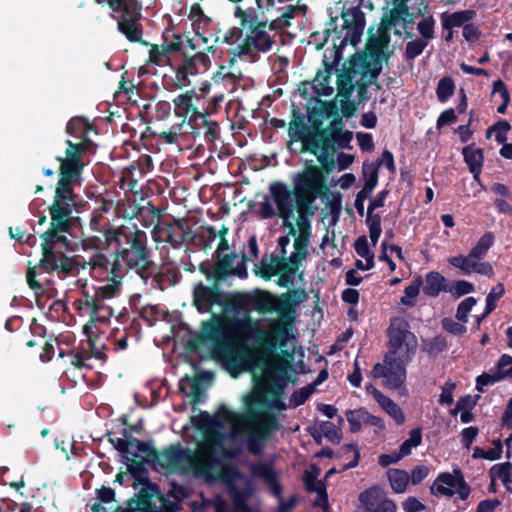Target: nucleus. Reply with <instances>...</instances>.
I'll return each mask as SVG.
<instances>
[{"instance_id": "nucleus-1", "label": "nucleus", "mask_w": 512, "mask_h": 512, "mask_svg": "<svg viewBox=\"0 0 512 512\" xmlns=\"http://www.w3.org/2000/svg\"><path fill=\"white\" fill-rule=\"evenodd\" d=\"M79 139L78 143L66 139L65 156L56 157L59 162L58 182L53 202L48 208L50 225L40 235L42 258L37 266L29 267L26 273L27 284L36 295L43 293V287L37 280L38 269L47 273L56 272L59 277L77 271L76 260L66 255V252L74 250L68 235H72L74 222L79 219L72 216L73 208L78 205L74 187L81 185V175L86 165L83 156L94 146L88 134Z\"/></svg>"}, {"instance_id": "nucleus-2", "label": "nucleus", "mask_w": 512, "mask_h": 512, "mask_svg": "<svg viewBox=\"0 0 512 512\" xmlns=\"http://www.w3.org/2000/svg\"><path fill=\"white\" fill-rule=\"evenodd\" d=\"M254 299L259 302L258 306H254V311L278 314V319L269 324L268 331L259 329L251 315L223 319L214 314L212 320L203 323L198 342H209L215 353L228 355L232 353L237 338L254 337L267 354L276 353L280 349L284 357L292 358L293 354L284 348L294 338L292 324L295 307L308 299L306 290H289L277 298L269 291L255 289Z\"/></svg>"}, {"instance_id": "nucleus-3", "label": "nucleus", "mask_w": 512, "mask_h": 512, "mask_svg": "<svg viewBox=\"0 0 512 512\" xmlns=\"http://www.w3.org/2000/svg\"><path fill=\"white\" fill-rule=\"evenodd\" d=\"M319 165L307 162L301 171L292 177L293 188L282 181H273L269 185V194L276 209L266 199L260 203L259 216L271 219L278 216L283 226H290V234L295 236L296 230L290 219L296 210L300 217L308 214L317 198L325 197L329 192L328 175L335 169L332 162H325L317 157Z\"/></svg>"}, {"instance_id": "nucleus-4", "label": "nucleus", "mask_w": 512, "mask_h": 512, "mask_svg": "<svg viewBox=\"0 0 512 512\" xmlns=\"http://www.w3.org/2000/svg\"><path fill=\"white\" fill-rule=\"evenodd\" d=\"M103 235L107 245L115 244L114 264L118 263L126 268V273L129 270L134 271L144 283L152 278L155 284L160 285L162 276L153 271L154 262L145 231L136 225L116 228L108 226L103 230Z\"/></svg>"}, {"instance_id": "nucleus-5", "label": "nucleus", "mask_w": 512, "mask_h": 512, "mask_svg": "<svg viewBox=\"0 0 512 512\" xmlns=\"http://www.w3.org/2000/svg\"><path fill=\"white\" fill-rule=\"evenodd\" d=\"M293 117L294 119L289 124L288 134L292 142L300 141L302 143V153H309L320 157L325 162H332L335 168L334 154L337 149L352 148L350 145L353 139L352 131H318L316 121H312V124L308 126L304 117L297 115L295 110H293Z\"/></svg>"}, {"instance_id": "nucleus-6", "label": "nucleus", "mask_w": 512, "mask_h": 512, "mask_svg": "<svg viewBox=\"0 0 512 512\" xmlns=\"http://www.w3.org/2000/svg\"><path fill=\"white\" fill-rule=\"evenodd\" d=\"M207 281L211 284L206 285L202 281H198L192 291V304L201 314L211 313L213 307L218 306L225 313L235 315L243 313L242 317H246L254 311V306L259 305V302L254 299V290L228 293L222 289L221 282Z\"/></svg>"}, {"instance_id": "nucleus-7", "label": "nucleus", "mask_w": 512, "mask_h": 512, "mask_svg": "<svg viewBox=\"0 0 512 512\" xmlns=\"http://www.w3.org/2000/svg\"><path fill=\"white\" fill-rule=\"evenodd\" d=\"M222 440L223 437L219 432L206 433L203 441L194 451L189 449L187 473L208 482L235 477L238 470L231 466H224L217 456Z\"/></svg>"}, {"instance_id": "nucleus-8", "label": "nucleus", "mask_w": 512, "mask_h": 512, "mask_svg": "<svg viewBox=\"0 0 512 512\" xmlns=\"http://www.w3.org/2000/svg\"><path fill=\"white\" fill-rule=\"evenodd\" d=\"M346 28H348L347 34L344 36V40L340 43L334 41L333 44V61H327V56H324V71H318L315 79L313 80L312 89L317 96H330L333 93V88L329 85L330 78L333 70L339 64L342 59V49L350 44L356 46L363 35V31L366 25L365 14L363 11L355 10L352 13L344 14Z\"/></svg>"}, {"instance_id": "nucleus-9", "label": "nucleus", "mask_w": 512, "mask_h": 512, "mask_svg": "<svg viewBox=\"0 0 512 512\" xmlns=\"http://www.w3.org/2000/svg\"><path fill=\"white\" fill-rule=\"evenodd\" d=\"M234 15L243 28H250V33L243 42L234 48L235 56H251L255 51L265 53L272 49L275 40L267 32V20L258 21L253 10H244L241 7H236Z\"/></svg>"}, {"instance_id": "nucleus-10", "label": "nucleus", "mask_w": 512, "mask_h": 512, "mask_svg": "<svg viewBox=\"0 0 512 512\" xmlns=\"http://www.w3.org/2000/svg\"><path fill=\"white\" fill-rule=\"evenodd\" d=\"M246 254L239 256L235 252L228 254L213 253L212 258L201 262L198 270L206 280H216L224 283L229 277L245 279L248 277Z\"/></svg>"}, {"instance_id": "nucleus-11", "label": "nucleus", "mask_w": 512, "mask_h": 512, "mask_svg": "<svg viewBox=\"0 0 512 512\" xmlns=\"http://www.w3.org/2000/svg\"><path fill=\"white\" fill-rule=\"evenodd\" d=\"M388 357L402 359L409 356V362L416 352L415 335L409 331V324L401 318H394L387 329Z\"/></svg>"}, {"instance_id": "nucleus-12", "label": "nucleus", "mask_w": 512, "mask_h": 512, "mask_svg": "<svg viewBox=\"0 0 512 512\" xmlns=\"http://www.w3.org/2000/svg\"><path fill=\"white\" fill-rule=\"evenodd\" d=\"M265 404V394L256 393L246 400L247 420L252 426L254 434L269 440L273 432L280 429L281 425L277 415L268 410H258L256 405Z\"/></svg>"}, {"instance_id": "nucleus-13", "label": "nucleus", "mask_w": 512, "mask_h": 512, "mask_svg": "<svg viewBox=\"0 0 512 512\" xmlns=\"http://www.w3.org/2000/svg\"><path fill=\"white\" fill-rule=\"evenodd\" d=\"M390 34L379 29V35H371L366 43L365 50L360 53L353 54L350 58L354 60V65L360 67L382 66L383 61H388L390 53L386 52Z\"/></svg>"}, {"instance_id": "nucleus-14", "label": "nucleus", "mask_w": 512, "mask_h": 512, "mask_svg": "<svg viewBox=\"0 0 512 512\" xmlns=\"http://www.w3.org/2000/svg\"><path fill=\"white\" fill-rule=\"evenodd\" d=\"M176 85L178 88L185 87L190 84V76H195L200 72L208 70L211 65L210 57L205 52H195L189 54L187 51L173 58Z\"/></svg>"}, {"instance_id": "nucleus-15", "label": "nucleus", "mask_w": 512, "mask_h": 512, "mask_svg": "<svg viewBox=\"0 0 512 512\" xmlns=\"http://www.w3.org/2000/svg\"><path fill=\"white\" fill-rule=\"evenodd\" d=\"M251 474L255 478L262 479L267 488L279 500L278 512H290L297 503L295 495L287 501L282 497V485L279 476L275 472L272 462H258L251 465Z\"/></svg>"}, {"instance_id": "nucleus-16", "label": "nucleus", "mask_w": 512, "mask_h": 512, "mask_svg": "<svg viewBox=\"0 0 512 512\" xmlns=\"http://www.w3.org/2000/svg\"><path fill=\"white\" fill-rule=\"evenodd\" d=\"M299 266H293L282 257H270L269 262L265 258L260 261L255 273L264 280H270L273 276H279L276 284L280 287H290L294 284V276Z\"/></svg>"}, {"instance_id": "nucleus-17", "label": "nucleus", "mask_w": 512, "mask_h": 512, "mask_svg": "<svg viewBox=\"0 0 512 512\" xmlns=\"http://www.w3.org/2000/svg\"><path fill=\"white\" fill-rule=\"evenodd\" d=\"M431 491L434 494L448 497L458 494L461 500H466L471 493L470 486L466 483L460 469H454L453 473H440L435 479Z\"/></svg>"}, {"instance_id": "nucleus-18", "label": "nucleus", "mask_w": 512, "mask_h": 512, "mask_svg": "<svg viewBox=\"0 0 512 512\" xmlns=\"http://www.w3.org/2000/svg\"><path fill=\"white\" fill-rule=\"evenodd\" d=\"M409 364V356L402 359L394 357L389 358L386 353L384 356V363H377L373 367L375 377H382L386 380V385L395 390L404 388L406 381V366Z\"/></svg>"}, {"instance_id": "nucleus-19", "label": "nucleus", "mask_w": 512, "mask_h": 512, "mask_svg": "<svg viewBox=\"0 0 512 512\" xmlns=\"http://www.w3.org/2000/svg\"><path fill=\"white\" fill-rule=\"evenodd\" d=\"M189 448H184L180 443L172 444L159 451V458L155 461L154 469L161 467L166 472L187 473Z\"/></svg>"}, {"instance_id": "nucleus-20", "label": "nucleus", "mask_w": 512, "mask_h": 512, "mask_svg": "<svg viewBox=\"0 0 512 512\" xmlns=\"http://www.w3.org/2000/svg\"><path fill=\"white\" fill-rule=\"evenodd\" d=\"M358 500L363 512H396L397 505L394 500L387 497L386 492L378 485L371 486L362 491Z\"/></svg>"}, {"instance_id": "nucleus-21", "label": "nucleus", "mask_w": 512, "mask_h": 512, "mask_svg": "<svg viewBox=\"0 0 512 512\" xmlns=\"http://www.w3.org/2000/svg\"><path fill=\"white\" fill-rule=\"evenodd\" d=\"M355 10L361 11L359 8H345V5H343L342 11H341V19H342V25L341 28L338 27L336 24L338 17L332 15V8H329V15L330 20L327 23V27L324 30V32H313L310 35V38H312L315 42V48L316 50H321L327 43L329 37L331 34H334L333 42L340 43L341 40H344V36L348 32L349 27H345L347 23H345L344 14H349L354 12Z\"/></svg>"}, {"instance_id": "nucleus-22", "label": "nucleus", "mask_w": 512, "mask_h": 512, "mask_svg": "<svg viewBox=\"0 0 512 512\" xmlns=\"http://www.w3.org/2000/svg\"><path fill=\"white\" fill-rule=\"evenodd\" d=\"M78 311L86 310L91 322L106 323L114 314L113 308L97 297H91L87 291L82 293L81 298L74 302Z\"/></svg>"}, {"instance_id": "nucleus-23", "label": "nucleus", "mask_w": 512, "mask_h": 512, "mask_svg": "<svg viewBox=\"0 0 512 512\" xmlns=\"http://www.w3.org/2000/svg\"><path fill=\"white\" fill-rule=\"evenodd\" d=\"M481 260L482 259H468L462 254L447 259L452 267L459 269L465 275L477 273L492 277L494 275L493 266L489 262H481Z\"/></svg>"}, {"instance_id": "nucleus-24", "label": "nucleus", "mask_w": 512, "mask_h": 512, "mask_svg": "<svg viewBox=\"0 0 512 512\" xmlns=\"http://www.w3.org/2000/svg\"><path fill=\"white\" fill-rule=\"evenodd\" d=\"M362 68L363 67L354 65V60L351 58L348 61V67H346V63L343 64V69L337 75V90L339 96L347 100L350 99L356 87L354 78L357 75L362 76Z\"/></svg>"}, {"instance_id": "nucleus-25", "label": "nucleus", "mask_w": 512, "mask_h": 512, "mask_svg": "<svg viewBox=\"0 0 512 512\" xmlns=\"http://www.w3.org/2000/svg\"><path fill=\"white\" fill-rule=\"evenodd\" d=\"M113 277L106 278L110 283L96 289L95 293L91 297H97L99 300H109L114 298L119 292V286L123 282L126 275V268L120 264H114L112 269Z\"/></svg>"}, {"instance_id": "nucleus-26", "label": "nucleus", "mask_w": 512, "mask_h": 512, "mask_svg": "<svg viewBox=\"0 0 512 512\" xmlns=\"http://www.w3.org/2000/svg\"><path fill=\"white\" fill-rule=\"evenodd\" d=\"M462 155L474 180L479 181L484 163V150L476 147L475 143H470L462 148Z\"/></svg>"}, {"instance_id": "nucleus-27", "label": "nucleus", "mask_w": 512, "mask_h": 512, "mask_svg": "<svg viewBox=\"0 0 512 512\" xmlns=\"http://www.w3.org/2000/svg\"><path fill=\"white\" fill-rule=\"evenodd\" d=\"M108 6L113 12L120 13L119 20L134 21L142 18V5L138 0H111Z\"/></svg>"}, {"instance_id": "nucleus-28", "label": "nucleus", "mask_w": 512, "mask_h": 512, "mask_svg": "<svg viewBox=\"0 0 512 512\" xmlns=\"http://www.w3.org/2000/svg\"><path fill=\"white\" fill-rule=\"evenodd\" d=\"M86 265L90 269V273L95 277L110 278L113 277L114 259L110 258L101 251L94 253Z\"/></svg>"}, {"instance_id": "nucleus-29", "label": "nucleus", "mask_w": 512, "mask_h": 512, "mask_svg": "<svg viewBox=\"0 0 512 512\" xmlns=\"http://www.w3.org/2000/svg\"><path fill=\"white\" fill-rule=\"evenodd\" d=\"M372 396L381 408L389 414V416L395 421L397 425H402L405 422V414L400 406L395 403L391 398L384 395L376 387H372Z\"/></svg>"}, {"instance_id": "nucleus-30", "label": "nucleus", "mask_w": 512, "mask_h": 512, "mask_svg": "<svg viewBox=\"0 0 512 512\" xmlns=\"http://www.w3.org/2000/svg\"><path fill=\"white\" fill-rule=\"evenodd\" d=\"M301 232L295 237L294 240V251L288 257L285 258L286 261L290 262L293 266H301L302 261L305 260L308 256V245H309V236L310 232L303 228V224L300 223Z\"/></svg>"}, {"instance_id": "nucleus-31", "label": "nucleus", "mask_w": 512, "mask_h": 512, "mask_svg": "<svg viewBox=\"0 0 512 512\" xmlns=\"http://www.w3.org/2000/svg\"><path fill=\"white\" fill-rule=\"evenodd\" d=\"M422 289L426 296L436 298L441 292H448V282L439 272L430 271L425 275Z\"/></svg>"}, {"instance_id": "nucleus-32", "label": "nucleus", "mask_w": 512, "mask_h": 512, "mask_svg": "<svg viewBox=\"0 0 512 512\" xmlns=\"http://www.w3.org/2000/svg\"><path fill=\"white\" fill-rule=\"evenodd\" d=\"M299 9L298 5L292 4L278 7L277 11L280 14L270 22L267 21V29L270 31H284L291 25V20L295 18Z\"/></svg>"}, {"instance_id": "nucleus-33", "label": "nucleus", "mask_w": 512, "mask_h": 512, "mask_svg": "<svg viewBox=\"0 0 512 512\" xmlns=\"http://www.w3.org/2000/svg\"><path fill=\"white\" fill-rule=\"evenodd\" d=\"M195 93L193 90L186 91L184 94L178 95L174 100V113L177 117L183 118L182 121L188 120V116H196L202 114L193 105V97Z\"/></svg>"}, {"instance_id": "nucleus-34", "label": "nucleus", "mask_w": 512, "mask_h": 512, "mask_svg": "<svg viewBox=\"0 0 512 512\" xmlns=\"http://www.w3.org/2000/svg\"><path fill=\"white\" fill-rule=\"evenodd\" d=\"M475 16L476 11L471 9L457 11L451 14L443 13L441 15L442 28L444 30H452L455 27H464V25L473 20Z\"/></svg>"}, {"instance_id": "nucleus-35", "label": "nucleus", "mask_w": 512, "mask_h": 512, "mask_svg": "<svg viewBox=\"0 0 512 512\" xmlns=\"http://www.w3.org/2000/svg\"><path fill=\"white\" fill-rule=\"evenodd\" d=\"M410 16V8L394 5L382 18L379 29L389 33V30L396 26L400 20L404 22L403 26L406 28L407 18Z\"/></svg>"}, {"instance_id": "nucleus-36", "label": "nucleus", "mask_w": 512, "mask_h": 512, "mask_svg": "<svg viewBox=\"0 0 512 512\" xmlns=\"http://www.w3.org/2000/svg\"><path fill=\"white\" fill-rule=\"evenodd\" d=\"M134 496L141 507V512H156V506L152 503V499L163 497L159 486L150 484L147 487H142Z\"/></svg>"}, {"instance_id": "nucleus-37", "label": "nucleus", "mask_w": 512, "mask_h": 512, "mask_svg": "<svg viewBox=\"0 0 512 512\" xmlns=\"http://www.w3.org/2000/svg\"><path fill=\"white\" fill-rule=\"evenodd\" d=\"M140 21L118 20L117 28L130 42L144 43L142 41L143 27Z\"/></svg>"}, {"instance_id": "nucleus-38", "label": "nucleus", "mask_w": 512, "mask_h": 512, "mask_svg": "<svg viewBox=\"0 0 512 512\" xmlns=\"http://www.w3.org/2000/svg\"><path fill=\"white\" fill-rule=\"evenodd\" d=\"M495 242V236L491 231L485 232L477 241L476 245L471 249L468 255H464L468 259H483L489 249Z\"/></svg>"}, {"instance_id": "nucleus-39", "label": "nucleus", "mask_w": 512, "mask_h": 512, "mask_svg": "<svg viewBox=\"0 0 512 512\" xmlns=\"http://www.w3.org/2000/svg\"><path fill=\"white\" fill-rule=\"evenodd\" d=\"M387 478L390 486L395 493H403L406 491L410 480L408 472L401 469L390 468L387 471Z\"/></svg>"}, {"instance_id": "nucleus-40", "label": "nucleus", "mask_w": 512, "mask_h": 512, "mask_svg": "<svg viewBox=\"0 0 512 512\" xmlns=\"http://www.w3.org/2000/svg\"><path fill=\"white\" fill-rule=\"evenodd\" d=\"M162 45L167 49L168 54L176 52L181 55L183 51H187L186 47H189L193 51L196 50V46L193 44L192 40L186 38L184 41L183 36L180 34H172L171 41H168V36L164 35V43Z\"/></svg>"}, {"instance_id": "nucleus-41", "label": "nucleus", "mask_w": 512, "mask_h": 512, "mask_svg": "<svg viewBox=\"0 0 512 512\" xmlns=\"http://www.w3.org/2000/svg\"><path fill=\"white\" fill-rule=\"evenodd\" d=\"M423 351L429 356H437L448 348L446 337L437 335L433 338L422 339Z\"/></svg>"}, {"instance_id": "nucleus-42", "label": "nucleus", "mask_w": 512, "mask_h": 512, "mask_svg": "<svg viewBox=\"0 0 512 512\" xmlns=\"http://www.w3.org/2000/svg\"><path fill=\"white\" fill-rule=\"evenodd\" d=\"M203 128V138L207 144H213L220 136V126L218 122L207 118V114L198 116Z\"/></svg>"}, {"instance_id": "nucleus-43", "label": "nucleus", "mask_w": 512, "mask_h": 512, "mask_svg": "<svg viewBox=\"0 0 512 512\" xmlns=\"http://www.w3.org/2000/svg\"><path fill=\"white\" fill-rule=\"evenodd\" d=\"M90 129V123L83 117H73L66 125V132L75 138H82Z\"/></svg>"}, {"instance_id": "nucleus-44", "label": "nucleus", "mask_w": 512, "mask_h": 512, "mask_svg": "<svg viewBox=\"0 0 512 512\" xmlns=\"http://www.w3.org/2000/svg\"><path fill=\"white\" fill-rule=\"evenodd\" d=\"M423 286V279L421 276H416L412 280V282L405 287L404 293L405 295L401 297L400 303L412 307L415 304L414 299L419 295L420 289Z\"/></svg>"}, {"instance_id": "nucleus-45", "label": "nucleus", "mask_w": 512, "mask_h": 512, "mask_svg": "<svg viewBox=\"0 0 512 512\" xmlns=\"http://www.w3.org/2000/svg\"><path fill=\"white\" fill-rule=\"evenodd\" d=\"M455 91V82L450 76L442 77L436 87V96L439 102H447Z\"/></svg>"}, {"instance_id": "nucleus-46", "label": "nucleus", "mask_w": 512, "mask_h": 512, "mask_svg": "<svg viewBox=\"0 0 512 512\" xmlns=\"http://www.w3.org/2000/svg\"><path fill=\"white\" fill-rule=\"evenodd\" d=\"M490 478L496 480L497 478L501 479L504 485H508L512 482V463L509 461L495 464L490 468L489 471Z\"/></svg>"}, {"instance_id": "nucleus-47", "label": "nucleus", "mask_w": 512, "mask_h": 512, "mask_svg": "<svg viewBox=\"0 0 512 512\" xmlns=\"http://www.w3.org/2000/svg\"><path fill=\"white\" fill-rule=\"evenodd\" d=\"M381 163L364 162L362 166V174L364 177V186L372 191L378 184V170Z\"/></svg>"}, {"instance_id": "nucleus-48", "label": "nucleus", "mask_w": 512, "mask_h": 512, "mask_svg": "<svg viewBox=\"0 0 512 512\" xmlns=\"http://www.w3.org/2000/svg\"><path fill=\"white\" fill-rule=\"evenodd\" d=\"M130 443V445L135 446L140 453L145 454V462L152 465V467H155V461L159 458V451H157L149 442L139 439H131Z\"/></svg>"}, {"instance_id": "nucleus-49", "label": "nucleus", "mask_w": 512, "mask_h": 512, "mask_svg": "<svg viewBox=\"0 0 512 512\" xmlns=\"http://www.w3.org/2000/svg\"><path fill=\"white\" fill-rule=\"evenodd\" d=\"M198 116H202V114H197L196 116H189L188 120L185 121V128H190V132H184V137L186 141L196 142L197 139L203 137V128L201 120L198 119Z\"/></svg>"}, {"instance_id": "nucleus-50", "label": "nucleus", "mask_w": 512, "mask_h": 512, "mask_svg": "<svg viewBox=\"0 0 512 512\" xmlns=\"http://www.w3.org/2000/svg\"><path fill=\"white\" fill-rule=\"evenodd\" d=\"M283 392L284 384H277L275 387L269 389L267 393H269L272 396V399L270 401H267V399L265 398V404H263L262 406L274 408L278 411L286 410L287 406L282 399Z\"/></svg>"}, {"instance_id": "nucleus-51", "label": "nucleus", "mask_w": 512, "mask_h": 512, "mask_svg": "<svg viewBox=\"0 0 512 512\" xmlns=\"http://www.w3.org/2000/svg\"><path fill=\"white\" fill-rule=\"evenodd\" d=\"M422 443V429L414 428L409 433V438L405 440L399 447V452L403 457L411 454L412 448H416Z\"/></svg>"}, {"instance_id": "nucleus-52", "label": "nucleus", "mask_w": 512, "mask_h": 512, "mask_svg": "<svg viewBox=\"0 0 512 512\" xmlns=\"http://www.w3.org/2000/svg\"><path fill=\"white\" fill-rule=\"evenodd\" d=\"M149 61L158 66L168 62L170 67H174L173 58L169 56L167 49H165L163 45H151V49L149 51Z\"/></svg>"}, {"instance_id": "nucleus-53", "label": "nucleus", "mask_w": 512, "mask_h": 512, "mask_svg": "<svg viewBox=\"0 0 512 512\" xmlns=\"http://www.w3.org/2000/svg\"><path fill=\"white\" fill-rule=\"evenodd\" d=\"M365 408L360 407L355 410L348 409L345 411V417L349 423V430L351 433H357L361 430L362 425L365 421Z\"/></svg>"}, {"instance_id": "nucleus-54", "label": "nucleus", "mask_w": 512, "mask_h": 512, "mask_svg": "<svg viewBox=\"0 0 512 512\" xmlns=\"http://www.w3.org/2000/svg\"><path fill=\"white\" fill-rule=\"evenodd\" d=\"M180 225V218L173 219L171 223H168L165 228L166 239L165 241L169 243L174 249H178L181 247V232L182 230L178 228Z\"/></svg>"}, {"instance_id": "nucleus-55", "label": "nucleus", "mask_w": 512, "mask_h": 512, "mask_svg": "<svg viewBox=\"0 0 512 512\" xmlns=\"http://www.w3.org/2000/svg\"><path fill=\"white\" fill-rule=\"evenodd\" d=\"M217 238V230L211 225L201 226L200 232L197 236V244L200 245L204 250L211 248L212 243Z\"/></svg>"}, {"instance_id": "nucleus-56", "label": "nucleus", "mask_w": 512, "mask_h": 512, "mask_svg": "<svg viewBox=\"0 0 512 512\" xmlns=\"http://www.w3.org/2000/svg\"><path fill=\"white\" fill-rule=\"evenodd\" d=\"M435 19L432 15L428 17H423L421 21L417 24V30L421 35L422 40L429 42L430 40L435 38Z\"/></svg>"}, {"instance_id": "nucleus-57", "label": "nucleus", "mask_w": 512, "mask_h": 512, "mask_svg": "<svg viewBox=\"0 0 512 512\" xmlns=\"http://www.w3.org/2000/svg\"><path fill=\"white\" fill-rule=\"evenodd\" d=\"M183 128H185V121L172 125L167 131L159 133L157 137L165 144H176L182 135Z\"/></svg>"}, {"instance_id": "nucleus-58", "label": "nucleus", "mask_w": 512, "mask_h": 512, "mask_svg": "<svg viewBox=\"0 0 512 512\" xmlns=\"http://www.w3.org/2000/svg\"><path fill=\"white\" fill-rule=\"evenodd\" d=\"M492 93L500 94L502 98V104L498 106L497 112L499 114H505L510 103V93L506 84L501 79L494 81L492 85Z\"/></svg>"}, {"instance_id": "nucleus-59", "label": "nucleus", "mask_w": 512, "mask_h": 512, "mask_svg": "<svg viewBox=\"0 0 512 512\" xmlns=\"http://www.w3.org/2000/svg\"><path fill=\"white\" fill-rule=\"evenodd\" d=\"M199 427L205 431L204 435L218 432L216 429L222 427V420L216 418V416H211L207 412H201L199 414Z\"/></svg>"}, {"instance_id": "nucleus-60", "label": "nucleus", "mask_w": 512, "mask_h": 512, "mask_svg": "<svg viewBox=\"0 0 512 512\" xmlns=\"http://www.w3.org/2000/svg\"><path fill=\"white\" fill-rule=\"evenodd\" d=\"M511 129V126L508 121L506 120H499L492 126H490L486 131V137L490 138L491 133L494 131L495 134V140L500 144L504 143L507 140V132Z\"/></svg>"}, {"instance_id": "nucleus-61", "label": "nucleus", "mask_w": 512, "mask_h": 512, "mask_svg": "<svg viewBox=\"0 0 512 512\" xmlns=\"http://www.w3.org/2000/svg\"><path fill=\"white\" fill-rule=\"evenodd\" d=\"M427 45L428 42L420 38L407 42L404 52L405 59L407 61L414 60L416 57L420 56L423 53Z\"/></svg>"}, {"instance_id": "nucleus-62", "label": "nucleus", "mask_w": 512, "mask_h": 512, "mask_svg": "<svg viewBox=\"0 0 512 512\" xmlns=\"http://www.w3.org/2000/svg\"><path fill=\"white\" fill-rule=\"evenodd\" d=\"M319 426H321L324 437H326L330 442L334 444H339L341 442L342 432L336 424L331 421H321Z\"/></svg>"}, {"instance_id": "nucleus-63", "label": "nucleus", "mask_w": 512, "mask_h": 512, "mask_svg": "<svg viewBox=\"0 0 512 512\" xmlns=\"http://www.w3.org/2000/svg\"><path fill=\"white\" fill-rule=\"evenodd\" d=\"M500 381H502L500 371H495L492 368L489 373L484 372L481 375L477 376L476 390H478L479 392H483L484 386H490Z\"/></svg>"}, {"instance_id": "nucleus-64", "label": "nucleus", "mask_w": 512, "mask_h": 512, "mask_svg": "<svg viewBox=\"0 0 512 512\" xmlns=\"http://www.w3.org/2000/svg\"><path fill=\"white\" fill-rule=\"evenodd\" d=\"M314 391L315 389L310 384L295 390L290 397V406L296 408L303 405Z\"/></svg>"}]
</instances>
